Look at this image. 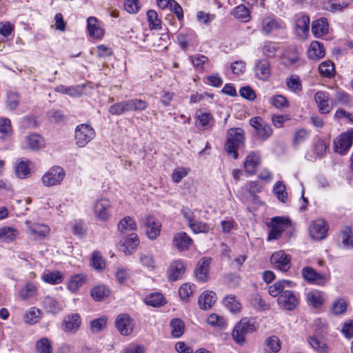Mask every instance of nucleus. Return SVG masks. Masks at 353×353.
I'll list each match as a JSON object with an SVG mask.
<instances>
[{
	"label": "nucleus",
	"instance_id": "39",
	"mask_svg": "<svg viewBox=\"0 0 353 353\" xmlns=\"http://www.w3.org/2000/svg\"><path fill=\"white\" fill-rule=\"evenodd\" d=\"M233 16L239 20H241L243 22H248L250 20V11L244 5H239L236 6L233 12Z\"/></svg>",
	"mask_w": 353,
	"mask_h": 353
},
{
	"label": "nucleus",
	"instance_id": "52",
	"mask_svg": "<svg viewBox=\"0 0 353 353\" xmlns=\"http://www.w3.org/2000/svg\"><path fill=\"white\" fill-rule=\"evenodd\" d=\"M194 288V285H190L189 283L183 284L179 289L180 298L184 301H188L189 297L193 294Z\"/></svg>",
	"mask_w": 353,
	"mask_h": 353
},
{
	"label": "nucleus",
	"instance_id": "61",
	"mask_svg": "<svg viewBox=\"0 0 353 353\" xmlns=\"http://www.w3.org/2000/svg\"><path fill=\"white\" fill-rule=\"evenodd\" d=\"M309 302L315 307H319L323 304V298L319 292H311L307 294Z\"/></svg>",
	"mask_w": 353,
	"mask_h": 353
},
{
	"label": "nucleus",
	"instance_id": "58",
	"mask_svg": "<svg viewBox=\"0 0 353 353\" xmlns=\"http://www.w3.org/2000/svg\"><path fill=\"white\" fill-rule=\"evenodd\" d=\"M197 121L202 127L206 129L212 127L214 121L212 116L209 113L198 114Z\"/></svg>",
	"mask_w": 353,
	"mask_h": 353
},
{
	"label": "nucleus",
	"instance_id": "34",
	"mask_svg": "<svg viewBox=\"0 0 353 353\" xmlns=\"http://www.w3.org/2000/svg\"><path fill=\"white\" fill-rule=\"evenodd\" d=\"M85 275L83 274H75L71 277L68 288L70 291L74 292L85 283Z\"/></svg>",
	"mask_w": 353,
	"mask_h": 353
},
{
	"label": "nucleus",
	"instance_id": "29",
	"mask_svg": "<svg viewBox=\"0 0 353 353\" xmlns=\"http://www.w3.org/2000/svg\"><path fill=\"white\" fill-rule=\"evenodd\" d=\"M285 287L291 288L292 282L288 280L278 281L273 285L269 286L268 292L271 296L276 297L285 291L284 288Z\"/></svg>",
	"mask_w": 353,
	"mask_h": 353
},
{
	"label": "nucleus",
	"instance_id": "3",
	"mask_svg": "<svg viewBox=\"0 0 353 353\" xmlns=\"http://www.w3.org/2000/svg\"><path fill=\"white\" fill-rule=\"evenodd\" d=\"M250 124L254 129L255 136L260 140L265 141L272 134L273 130L270 124L260 117L251 118Z\"/></svg>",
	"mask_w": 353,
	"mask_h": 353
},
{
	"label": "nucleus",
	"instance_id": "1",
	"mask_svg": "<svg viewBox=\"0 0 353 353\" xmlns=\"http://www.w3.org/2000/svg\"><path fill=\"white\" fill-rule=\"evenodd\" d=\"M245 132L242 128H230L227 132V140L224 149L227 154L234 159H238L237 150L245 145Z\"/></svg>",
	"mask_w": 353,
	"mask_h": 353
},
{
	"label": "nucleus",
	"instance_id": "8",
	"mask_svg": "<svg viewBox=\"0 0 353 353\" xmlns=\"http://www.w3.org/2000/svg\"><path fill=\"white\" fill-rule=\"evenodd\" d=\"M277 301L279 305L286 310H293L299 304V300L295 294L288 290L283 291L279 296Z\"/></svg>",
	"mask_w": 353,
	"mask_h": 353
},
{
	"label": "nucleus",
	"instance_id": "24",
	"mask_svg": "<svg viewBox=\"0 0 353 353\" xmlns=\"http://www.w3.org/2000/svg\"><path fill=\"white\" fill-rule=\"evenodd\" d=\"M307 56L310 59H319L325 56V49L323 43L314 41L307 49Z\"/></svg>",
	"mask_w": 353,
	"mask_h": 353
},
{
	"label": "nucleus",
	"instance_id": "5",
	"mask_svg": "<svg viewBox=\"0 0 353 353\" xmlns=\"http://www.w3.org/2000/svg\"><path fill=\"white\" fill-rule=\"evenodd\" d=\"M290 220L288 218L275 216L272 219L269 226L271 228L269 232L268 241H272L279 239L282 232L285 230V228L290 225Z\"/></svg>",
	"mask_w": 353,
	"mask_h": 353
},
{
	"label": "nucleus",
	"instance_id": "62",
	"mask_svg": "<svg viewBox=\"0 0 353 353\" xmlns=\"http://www.w3.org/2000/svg\"><path fill=\"white\" fill-rule=\"evenodd\" d=\"M189 169L183 167L177 168L174 170L172 174V179L174 183H179L183 178L188 174Z\"/></svg>",
	"mask_w": 353,
	"mask_h": 353
},
{
	"label": "nucleus",
	"instance_id": "55",
	"mask_svg": "<svg viewBox=\"0 0 353 353\" xmlns=\"http://www.w3.org/2000/svg\"><path fill=\"white\" fill-rule=\"evenodd\" d=\"M296 31L299 34L301 31L303 34L308 32L310 26V18L308 16L303 15L297 19L296 23Z\"/></svg>",
	"mask_w": 353,
	"mask_h": 353
},
{
	"label": "nucleus",
	"instance_id": "40",
	"mask_svg": "<svg viewBox=\"0 0 353 353\" xmlns=\"http://www.w3.org/2000/svg\"><path fill=\"white\" fill-rule=\"evenodd\" d=\"M26 224L28 225L29 233L32 236L35 240H42L44 237V229L43 225L38 223H34L32 225L30 222L26 221Z\"/></svg>",
	"mask_w": 353,
	"mask_h": 353
},
{
	"label": "nucleus",
	"instance_id": "17",
	"mask_svg": "<svg viewBox=\"0 0 353 353\" xmlns=\"http://www.w3.org/2000/svg\"><path fill=\"white\" fill-rule=\"evenodd\" d=\"M173 245L179 251L188 250L193 243L192 239L185 232H179L173 237Z\"/></svg>",
	"mask_w": 353,
	"mask_h": 353
},
{
	"label": "nucleus",
	"instance_id": "16",
	"mask_svg": "<svg viewBox=\"0 0 353 353\" xmlns=\"http://www.w3.org/2000/svg\"><path fill=\"white\" fill-rule=\"evenodd\" d=\"M185 268L182 261H175L170 265L168 271V279L170 281H176L181 279L185 273Z\"/></svg>",
	"mask_w": 353,
	"mask_h": 353
},
{
	"label": "nucleus",
	"instance_id": "49",
	"mask_svg": "<svg viewBox=\"0 0 353 353\" xmlns=\"http://www.w3.org/2000/svg\"><path fill=\"white\" fill-rule=\"evenodd\" d=\"M224 304L232 312H237L241 310V303L236 300L234 295H229L224 299Z\"/></svg>",
	"mask_w": 353,
	"mask_h": 353
},
{
	"label": "nucleus",
	"instance_id": "42",
	"mask_svg": "<svg viewBox=\"0 0 353 353\" xmlns=\"http://www.w3.org/2000/svg\"><path fill=\"white\" fill-rule=\"evenodd\" d=\"M347 4L345 2L339 3L337 0H327L323 2V7L330 12L342 11Z\"/></svg>",
	"mask_w": 353,
	"mask_h": 353
},
{
	"label": "nucleus",
	"instance_id": "27",
	"mask_svg": "<svg viewBox=\"0 0 353 353\" xmlns=\"http://www.w3.org/2000/svg\"><path fill=\"white\" fill-rule=\"evenodd\" d=\"M215 293L212 291L203 292L198 300L200 307L203 310L210 308L215 302Z\"/></svg>",
	"mask_w": 353,
	"mask_h": 353
},
{
	"label": "nucleus",
	"instance_id": "59",
	"mask_svg": "<svg viewBox=\"0 0 353 353\" xmlns=\"http://www.w3.org/2000/svg\"><path fill=\"white\" fill-rule=\"evenodd\" d=\"M0 132L3 137L11 136L12 129L10 119L7 118L0 119Z\"/></svg>",
	"mask_w": 353,
	"mask_h": 353
},
{
	"label": "nucleus",
	"instance_id": "25",
	"mask_svg": "<svg viewBox=\"0 0 353 353\" xmlns=\"http://www.w3.org/2000/svg\"><path fill=\"white\" fill-rule=\"evenodd\" d=\"M139 244V239L138 235L135 233H132L128 238L125 239L121 249L126 254H130L137 249Z\"/></svg>",
	"mask_w": 353,
	"mask_h": 353
},
{
	"label": "nucleus",
	"instance_id": "28",
	"mask_svg": "<svg viewBox=\"0 0 353 353\" xmlns=\"http://www.w3.org/2000/svg\"><path fill=\"white\" fill-rule=\"evenodd\" d=\"M87 28L89 34L94 38L99 39L103 35V30L97 25V19L94 17L88 18Z\"/></svg>",
	"mask_w": 353,
	"mask_h": 353
},
{
	"label": "nucleus",
	"instance_id": "33",
	"mask_svg": "<svg viewBox=\"0 0 353 353\" xmlns=\"http://www.w3.org/2000/svg\"><path fill=\"white\" fill-rule=\"evenodd\" d=\"M281 349V342L276 336L268 338L265 342L264 351L266 353H276Z\"/></svg>",
	"mask_w": 353,
	"mask_h": 353
},
{
	"label": "nucleus",
	"instance_id": "12",
	"mask_svg": "<svg viewBox=\"0 0 353 353\" xmlns=\"http://www.w3.org/2000/svg\"><path fill=\"white\" fill-rule=\"evenodd\" d=\"M81 324L80 314L72 313L67 315L63 321L62 329L66 332H76Z\"/></svg>",
	"mask_w": 353,
	"mask_h": 353
},
{
	"label": "nucleus",
	"instance_id": "10",
	"mask_svg": "<svg viewBox=\"0 0 353 353\" xmlns=\"http://www.w3.org/2000/svg\"><path fill=\"white\" fill-rule=\"evenodd\" d=\"M334 150L341 154H345L352 145V134L343 133L334 142Z\"/></svg>",
	"mask_w": 353,
	"mask_h": 353
},
{
	"label": "nucleus",
	"instance_id": "56",
	"mask_svg": "<svg viewBox=\"0 0 353 353\" xmlns=\"http://www.w3.org/2000/svg\"><path fill=\"white\" fill-rule=\"evenodd\" d=\"M208 323L212 326L219 327L221 329L226 327V322L225 319L223 316H219L216 314H212L209 316L208 319Z\"/></svg>",
	"mask_w": 353,
	"mask_h": 353
},
{
	"label": "nucleus",
	"instance_id": "32",
	"mask_svg": "<svg viewBox=\"0 0 353 353\" xmlns=\"http://www.w3.org/2000/svg\"><path fill=\"white\" fill-rule=\"evenodd\" d=\"M110 293V290L103 285L95 286L90 291L91 296L96 301H101L109 296Z\"/></svg>",
	"mask_w": 353,
	"mask_h": 353
},
{
	"label": "nucleus",
	"instance_id": "20",
	"mask_svg": "<svg viewBox=\"0 0 353 353\" xmlns=\"http://www.w3.org/2000/svg\"><path fill=\"white\" fill-rule=\"evenodd\" d=\"M299 61V54L296 48L286 49L281 57V63L285 67H290Z\"/></svg>",
	"mask_w": 353,
	"mask_h": 353
},
{
	"label": "nucleus",
	"instance_id": "51",
	"mask_svg": "<svg viewBox=\"0 0 353 353\" xmlns=\"http://www.w3.org/2000/svg\"><path fill=\"white\" fill-rule=\"evenodd\" d=\"M274 193L276 196L277 199L285 203L287 200V192L285 191V187L281 181H277L273 188Z\"/></svg>",
	"mask_w": 353,
	"mask_h": 353
},
{
	"label": "nucleus",
	"instance_id": "47",
	"mask_svg": "<svg viewBox=\"0 0 353 353\" xmlns=\"http://www.w3.org/2000/svg\"><path fill=\"white\" fill-rule=\"evenodd\" d=\"M64 279V274L61 271H52L46 273V283L52 285L61 283Z\"/></svg>",
	"mask_w": 353,
	"mask_h": 353
},
{
	"label": "nucleus",
	"instance_id": "63",
	"mask_svg": "<svg viewBox=\"0 0 353 353\" xmlns=\"http://www.w3.org/2000/svg\"><path fill=\"white\" fill-rule=\"evenodd\" d=\"M342 243L348 248H353V236L350 228H346L342 233Z\"/></svg>",
	"mask_w": 353,
	"mask_h": 353
},
{
	"label": "nucleus",
	"instance_id": "44",
	"mask_svg": "<svg viewBox=\"0 0 353 353\" xmlns=\"http://www.w3.org/2000/svg\"><path fill=\"white\" fill-rule=\"evenodd\" d=\"M107 317L102 316L100 318L95 319L90 322V330L93 333H98L102 331L107 324Z\"/></svg>",
	"mask_w": 353,
	"mask_h": 353
},
{
	"label": "nucleus",
	"instance_id": "19",
	"mask_svg": "<svg viewBox=\"0 0 353 353\" xmlns=\"http://www.w3.org/2000/svg\"><path fill=\"white\" fill-rule=\"evenodd\" d=\"M303 277L309 282H314L316 284L321 285L325 283V276L316 272L311 267H305L302 270Z\"/></svg>",
	"mask_w": 353,
	"mask_h": 353
},
{
	"label": "nucleus",
	"instance_id": "60",
	"mask_svg": "<svg viewBox=\"0 0 353 353\" xmlns=\"http://www.w3.org/2000/svg\"><path fill=\"white\" fill-rule=\"evenodd\" d=\"M189 227L194 233H208L210 230V227L208 224L196 221L191 223Z\"/></svg>",
	"mask_w": 353,
	"mask_h": 353
},
{
	"label": "nucleus",
	"instance_id": "64",
	"mask_svg": "<svg viewBox=\"0 0 353 353\" xmlns=\"http://www.w3.org/2000/svg\"><path fill=\"white\" fill-rule=\"evenodd\" d=\"M347 305L343 299H339L335 301L332 307V312L335 315H339L345 312Z\"/></svg>",
	"mask_w": 353,
	"mask_h": 353
},
{
	"label": "nucleus",
	"instance_id": "7",
	"mask_svg": "<svg viewBox=\"0 0 353 353\" xmlns=\"http://www.w3.org/2000/svg\"><path fill=\"white\" fill-rule=\"evenodd\" d=\"M112 205L109 199L101 198L98 199L94 206V212L98 219L105 221L110 217Z\"/></svg>",
	"mask_w": 353,
	"mask_h": 353
},
{
	"label": "nucleus",
	"instance_id": "30",
	"mask_svg": "<svg viewBox=\"0 0 353 353\" xmlns=\"http://www.w3.org/2000/svg\"><path fill=\"white\" fill-rule=\"evenodd\" d=\"M37 289L34 284L32 283H27L18 292V298L20 300H28L37 294Z\"/></svg>",
	"mask_w": 353,
	"mask_h": 353
},
{
	"label": "nucleus",
	"instance_id": "54",
	"mask_svg": "<svg viewBox=\"0 0 353 353\" xmlns=\"http://www.w3.org/2000/svg\"><path fill=\"white\" fill-rule=\"evenodd\" d=\"M279 28L278 23L272 18H265L262 21V31L268 34L274 29Z\"/></svg>",
	"mask_w": 353,
	"mask_h": 353
},
{
	"label": "nucleus",
	"instance_id": "41",
	"mask_svg": "<svg viewBox=\"0 0 353 353\" xmlns=\"http://www.w3.org/2000/svg\"><path fill=\"white\" fill-rule=\"evenodd\" d=\"M170 325L172 328V335L175 338L181 336L184 332V323L179 319H174L170 321Z\"/></svg>",
	"mask_w": 353,
	"mask_h": 353
},
{
	"label": "nucleus",
	"instance_id": "6",
	"mask_svg": "<svg viewBox=\"0 0 353 353\" xmlns=\"http://www.w3.org/2000/svg\"><path fill=\"white\" fill-rule=\"evenodd\" d=\"M270 261L274 267L282 272H287L291 267V256L283 250L272 254Z\"/></svg>",
	"mask_w": 353,
	"mask_h": 353
},
{
	"label": "nucleus",
	"instance_id": "14",
	"mask_svg": "<svg viewBox=\"0 0 353 353\" xmlns=\"http://www.w3.org/2000/svg\"><path fill=\"white\" fill-rule=\"evenodd\" d=\"M329 94L325 91H318L315 93L314 101L321 114H327L331 111L332 105L329 103Z\"/></svg>",
	"mask_w": 353,
	"mask_h": 353
},
{
	"label": "nucleus",
	"instance_id": "48",
	"mask_svg": "<svg viewBox=\"0 0 353 353\" xmlns=\"http://www.w3.org/2000/svg\"><path fill=\"white\" fill-rule=\"evenodd\" d=\"M46 305L48 312L54 314L60 312L63 308L61 303L51 297L46 298Z\"/></svg>",
	"mask_w": 353,
	"mask_h": 353
},
{
	"label": "nucleus",
	"instance_id": "21",
	"mask_svg": "<svg viewBox=\"0 0 353 353\" xmlns=\"http://www.w3.org/2000/svg\"><path fill=\"white\" fill-rule=\"evenodd\" d=\"M211 263V259L209 258L201 259L199 263L198 268L196 270V277L201 282H205L208 279V270Z\"/></svg>",
	"mask_w": 353,
	"mask_h": 353
},
{
	"label": "nucleus",
	"instance_id": "43",
	"mask_svg": "<svg viewBox=\"0 0 353 353\" xmlns=\"http://www.w3.org/2000/svg\"><path fill=\"white\" fill-rule=\"evenodd\" d=\"M137 225L134 220L130 216L124 217L118 225V230L124 233L127 231L135 230Z\"/></svg>",
	"mask_w": 353,
	"mask_h": 353
},
{
	"label": "nucleus",
	"instance_id": "31",
	"mask_svg": "<svg viewBox=\"0 0 353 353\" xmlns=\"http://www.w3.org/2000/svg\"><path fill=\"white\" fill-rule=\"evenodd\" d=\"M18 231L9 226L0 228V241L9 243L14 241L18 235Z\"/></svg>",
	"mask_w": 353,
	"mask_h": 353
},
{
	"label": "nucleus",
	"instance_id": "4",
	"mask_svg": "<svg viewBox=\"0 0 353 353\" xmlns=\"http://www.w3.org/2000/svg\"><path fill=\"white\" fill-rule=\"evenodd\" d=\"M94 136L95 132L89 125L81 124L75 129L76 143L79 148L85 147Z\"/></svg>",
	"mask_w": 353,
	"mask_h": 353
},
{
	"label": "nucleus",
	"instance_id": "9",
	"mask_svg": "<svg viewBox=\"0 0 353 353\" xmlns=\"http://www.w3.org/2000/svg\"><path fill=\"white\" fill-rule=\"evenodd\" d=\"M115 326L121 335L129 336L133 331L134 323L128 314H122L116 319Z\"/></svg>",
	"mask_w": 353,
	"mask_h": 353
},
{
	"label": "nucleus",
	"instance_id": "11",
	"mask_svg": "<svg viewBox=\"0 0 353 353\" xmlns=\"http://www.w3.org/2000/svg\"><path fill=\"white\" fill-rule=\"evenodd\" d=\"M327 225L323 219H317L310 226V234L315 240H322L326 236Z\"/></svg>",
	"mask_w": 353,
	"mask_h": 353
},
{
	"label": "nucleus",
	"instance_id": "57",
	"mask_svg": "<svg viewBox=\"0 0 353 353\" xmlns=\"http://www.w3.org/2000/svg\"><path fill=\"white\" fill-rule=\"evenodd\" d=\"M139 261L141 263L150 270H154L156 268V261L154 256L150 254H143L140 256Z\"/></svg>",
	"mask_w": 353,
	"mask_h": 353
},
{
	"label": "nucleus",
	"instance_id": "37",
	"mask_svg": "<svg viewBox=\"0 0 353 353\" xmlns=\"http://www.w3.org/2000/svg\"><path fill=\"white\" fill-rule=\"evenodd\" d=\"M307 341L312 348L320 353H327L329 351L327 344L316 336H310Z\"/></svg>",
	"mask_w": 353,
	"mask_h": 353
},
{
	"label": "nucleus",
	"instance_id": "50",
	"mask_svg": "<svg viewBox=\"0 0 353 353\" xmlns=\"http://www.w3.org/2000/svg\"><path fill=\"white\" fill-rule=\"evenodd\" d=\"M41 312L39 309L32 307L25 314L24 321L30 324H34L41 319Z\"/></svg>",
	"mask_w": 353,
	"mask_h": 353
},
{
	"label": "nucleus",
	"instance_id": "46",
	"mask_svg": "<svg viewBox=\"0 0 353 353\" xmlns=\"http://www.w3.org/2000/svg\"><path fill=\"white\" fill-rule=\"evenodd\" d=\"M287 87L294 92H299L302 90V84L300 78L297 75H292L286 79Z\"/></svg>",
	"mask_w": 353,
	"mask_h": 353
},
{
	"label": "nucleus",
	"instance_id": "36",
	"mask_svg": "<svg viewBox=\"0 0 353 353\" xmlns=\"http://www.w3.org/2000/svg\"><path fill=\"white\" fill-rule=\"evenodd\" d=\"M319 71L321 76L327 78H331L334 77L335 74L334 65L330 61H323L319 65Z\"/></svg>",
	"mask_w": 353,
	"mask_h": 353
},
{
	"label": "nucleus",
	"instance_id": "45",
	"mask_svg": "<svg viewBox=\"0 0 353 353\" xmlns=\"http://www.w3.org/2000/svg\"><path fill=\"white\" fill-rule=\"evenodd\" d=\"M90 265L96 270L101 271L105 268V261L99 252H94L90 260Z\"/></svg>",
	"mask_w": 353,
	"mask_h": 353
},
{
	"label": "nucleus",
	"instance_id": "26",
	"mask_svg": "<svg viewBox=\"0 0 353 353\" xmlns=\"http://www.w3.org/2000/svg\"><path fill=\"white\" fill-rule=\"evenodd\" d=\"M312 32L316 37H321L328 32V23L325 18L314 21L312 24Z\"/></svg>",
	"mask_w": 353,
	"mask_h": 353
},
{
	"label": "nucleus",
	"instance_id": "23",
	"mask_svg": "<svg viewBox=\"0 0 353 353\" xmlns=\"http://www.w3.org/2000/svg\"><path fill=\"white\" fill-rule=\"evenodd\" d=\"M30 161L26 158L17 160L15 164V174L19 179H25L30 174Z\"/></svg>",
	"mask_w": 353,
	"mask_h": 353
},
{
	"label": "nucleus",
	"instance_id": "38",
	"mask_svg": "<svg viewBox=\"0 0 353 353\" xmlns=\"http://www.w3.org/2000/svg\"><path fill=\"white\" fill-rule=\"evenodd\" d=\"M145 303L148 305L157 307L163 305L165 301L163 296L161 293H154L145 297Z\"/></svg>",
	"mask_w": 353,
	"mask_h": 353
},
{
	"label": "nucleus",
	"instance_id": "35",
	"mask_svg": "<svg viewBox=\"0 0 353 353\" xmlns=\"http://www.w3.org/2000/svg\"><path fill=\"white\" fill-rule=\"evenodd\" d=\"M26 142L29 149L38 150L42 148L43 139L38 134H32L26 137Z\"/></svg>",
	"mask_w": 353,
	"mask_h": 353
},
{
	"label": "nucleus",
	"instance_id": "53",
	"mask_svg": "<svg viewBox=\"0 0 353 353\" xmlns=\"http://www.w3.org/2000/svg\"><path fill=\"white\" fill-rule=\"evenodd\" d=\"M147 19L149 22V26L151 28L159 29L161 28V21L158 18V14L156 11L150 10L147 12Z\"/></svg>",
	"mask_w": 353,
	"mask_h": 353
},
{
	"label": "nucleus",
	"instance_id": "22",
	"mask_svg": "<svg viewBox=\"0 0 353 353\" xmlns=\"http://www.w3.org/2000/svg\"><path fill=\"white\" fill-rule=\"evenodd\" d=\"M259 161L260 154L257 152H252L247 156L244 162L245 171L250 174H254L259 165Z\"/></svg>",
	"mask_w": 353,
	"mask_h": 353
},
{
	"label": "nucleus",
	"instance_id": "18",
	"mask_svg": "<svg viewBox=\"0 0 353 353\" xmlns=\"http://www.w3.org/2000/svg\"><path fill=\"white\" fill-rule=\"evenodd\" d=\"M144 225L145 227V232L149 239H155L159 235L161 225L154 216H147L144 222Z\"/></svg>",
	"mask_w": 353,
	"mask_h": 353
},
{
	"label": "nucleus",
	"instance_id": "15",
	"mask_svg": "<svg viewBox=\"0 0 353 353\" xmlns=\"http://www.w3.org/2000/svg\"><path fill=\"white\" fill-rule=\"evenodd\" d=\"M64 176L65 172L63 168L59 166H54L46 173V185H56L59 184Z\"/></svg>",
	"mask_w": 353,
	"mask_h": 353
},
{
	"label": "nucleus",
	"instance_id": "2",
	"mask_svg": "<svg viewBox=\"0 0 353 353\" xmlns=\"http://www.w3.org/2000/svg\"><path fill=\"white\" fill-rule=\"evenodd\" d=\"M255 330L254 324L252 323L248 319L244 318L235 325L232 332V336L236 343L242 346L246 343V335L252 333Z\"/></svg>",
	"mask_w": 353,
	"mask_h": 353
},
{
	"label": "nucleus",
	"instance_id": "13",
	"mask_svg": "<svg viewBox=\"0 0 353 353\" xmlns=\"http://www.w3.org/2000/svg\"><path fill=\"white\" fill-rule=\"evenodd\" d=\"M255 77L262 81H267L271 74L270 64L268 59H263L255 64Z\"/></svg>",
	"mask_w": 353,
	"mask_h": 353
}]
</instances>
